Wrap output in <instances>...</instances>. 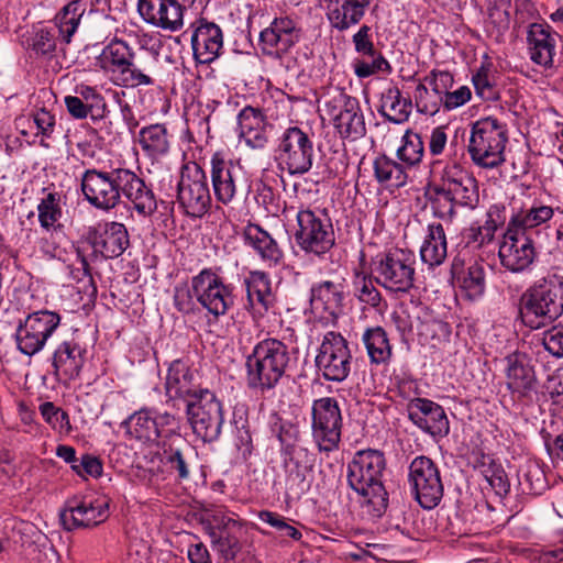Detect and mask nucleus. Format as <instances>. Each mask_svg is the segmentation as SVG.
Instances as JSON below:
<instances>
[{
	"label": "nucleus",
	"mask_w": 563,
	"mask_h": 563,
	"mask_svg": "<svg viewBox=\"0 0 563 563\" xmlns=\"http://www.w3.org/2000/svg\"><path fill=\"white\" fill-rule=\"evenodd\" d=\"M296 219L295 240L303 252L321 257L335 245L333 224L324 209H301Z\"/></svg>",
	"instance_id": "obj_7"
},
{
	"label": "nucleus",
	"mask_w": 563,
	"mask_h": 563,
	"mask_svg": "<svg viewBox=\"0 0 563 563\" xmlns=\"http://www.w3.org/2000/svg\"><path fill=\"white\" fill-rule=\"evenodd\" d=\"M291 364L289 347L275 338L257 342L246 356V383L249 388L262 393L274 389Z\"/></svg>",
	"instance_id": "obj_4"
},
{
	"label": "nucleus",
	"mask_w": 563,
	"mask_h": 563,
	"mask_svg": "<svg viewBox=\"0 0 563 563\" xmlns=\"http://www.w3.org/2000/svg\"><path fill=\"white\" fill-rule=\"evenodd\" d=\"M73 471L85 479L88 476L97 478L101 476L103 467L99 457L86 453L78 459L75 465H73Z\"/></svg>",
	"instance_id": "obj_60"
},
{
	"label": "nucleus",
	"mask_w": 563,
	"mask_h": 563,
	"mask_svg": "<svg viewBox=\"0 0 563 563\" xmlns=\"http://www.w3.org/2000/svg\"><path fill=\"white\" fill-rule=\"evenodd\" d=\"M417 111L427 115H435L443 107V99L434 92H429L426 84H418L413 93Z\"/></svg>",
	"instance_id": "obj_52"
},
{
	"label": "nucleus",
	"mask_w": 563,
	"mask_h": 563,
	"mask_svg": "<svg viewBox=\"0 0 563 563\" xmlns=\"http://www.w3.org/2000/svg\"><path fill=\"white\" fill-rule=\"evenodd\" d=\"M411 111L412 100L404 97L396 85H390L382 91L378 112L387 121L402 124L409 120Z\"/></svg>",
	"instance_id": "obj_38"
},
{
	"label": "nucleus",
	"mask_w": 563,
	"mask_h": 563,
	"mask_svg": "<svg viewBox=\"0 0 563 563\" xmlns=\"http://www.w3.org/2000/svg\"><path fill=\"white\" fill-rule=\"evenodd\" d=\"M205 530L212 545L225 561H232L241 550L234 530L240 527L238 521L221 510L213 511L203 522Z\"/></svg>",
	"instance_id": "obj_24"
},
{
	"label": "nucleus",
	"mask_w": 563,
	"mask_h": 563,
	"mask_svg": "<svg viewBox=\"0 0 563 563\" xmlns=\"http://www.w3.org/2000/svg\"><path fill=\"white\" fill-rule=\"evenodd\" d=\"M191 288L197 301L214 320L225 316L234 306L233 286L225 284L211 268H203L194 276Z\"/></svg>",
	"instance_id": "obj_11"
},
{
	"label": "nucleus",
	"mask_w": 563,
	"mask_h": 563,
	"mask_svg": "<svg viewBox=\"0 0 563 563\" xmlns=\"http://www.w3.org/2000/svg\"><path fill=\"white\" fill-rule=\"evenodd\" d=\"M457 269L459 264L454 261L452 273L465 296L470 299L479 298L484 294L486 286L484 265L474 261L460 272Z\"/></svg>",
	"instance_id": "obj_41"
},
{
	"label": "nucleus",
	"mask_w": 563,
	"mask_h": 563,
	"mask_svg": "<svg viewBox=\"0 0 563 563\" xmlns=\"http://www.w3.org/2000/svg\"><path fill=\"white\" fill-rule=\"evenodd\" d=\"M190 42L196 62L210 64L221 54L223 33L218 24L201 19L192 32Z\"/></svg>",
	"instance_id": "obj_33"
},
{
	"label": "nucleus",
	"mask_w": 563,
	"mask_h": 563,
	"mask_svg": "<svg viewBox=\"0 0 563 563\" xmlns=\"http://www.w3.org/2000/svg\"><path fill=\"white\" fill-rule=\"evenodd\" d=\"M542 344L555 357H563V324L554 325L543 332Z\"/></svg>",
	"instance_id": "obj_62"
},
{
	"label": "nucleus",
	"mask_w": 563,
	"mask_h": 563,
	"mask_svg": "<svg viewBox=\"0 0 563 563\" xmlns=\"http://www.w3.org/2000/svg\"><path fill=\"white\" fill-rule=\"evenodd\" d=\"M518 314L532 330L556 321L563 314V276L551 273L528 286L519 297Z\"/></svg>",
	"instance_id": "obj_3"
},
{
	"label": "nucleus",
	"mask_w": 563,
	"mask_h": 563,
	"mask_svg": "<svg viewBox=\"0 0 563 563\" xmlns=\"http://www.w3.org/2000/svg\"><path fill=\"white\" fill-rule=\"evenodd\" d=\"M38 409L43 419L53 428L63 430L70 427L68 413L56 407L53 402H43L40 405Z\"/></svg>",
	"instance_id": "obj_58"
},
{
	"label": "nucleus",
	"mask_w": 563,
	"mask_h": 563,
	"mask_svg": "<svg viewBox=\"0 0 563 563\" xmlns=\"http://www.w3.org/2000/svg\"><path fill=\"white\" fill-rule=\"evenodd\" d=\"M275 158L279 168L291 176L308 173L314 159L311 136L298 126H289L278 139Z\"/></svg>",
	"instance_id": "obj_8"
},
{
	"label": "nucleus",
	"mask_w": 563,
	"mask_h": 563,
	"mask_svg": "<svg viewBox=\"0 0 563 563\" xmlns=\"http://www.w3.org/2000/svg\"><path fill=\"white\" fill-rule=\"evenodd\" d=\"M430 203L434 216L449 220L455 217V207L459 206L441 180L432 188Z\"/></svg>",
	"instance_id": "obj_51"
},
{
	"label": "nucleus",
	"mask_w": 563,
	"mask_h": 563,
	"mask_svg": "<svg viewBox=\"0 0 563 563\" xmlns=\"http://www.w3.org/2000/svg\"><path fill=\"white\" fill-rule=\"evenodd\" d=\"M85 350L74 340L63 341L52 356L54 375L58 380H71L79 376L85 363Z\"/></svg>",
	"instance_id": "obj_36"
},
{
	"label": "nucleus",
	"mask_w": 563,
	"mask_h": 563,
	"mask_svg": "<svg viewBox=\"0 0 563 563\" xmlns=\"http://www.w3.org/2000/svg\"><path fill=\"white\" fill-rule=\"evenodd\" d=\"M354 49L357 54L369 57L372 60L355 59L353 63L354 74L358 78H367L377 73L390 74L393 68L389 62L380 52L375 48L372 27L363 24L352 36Z\"/></svg>",
	"instance_id": "obj_25"
},
{
	"label": "nucleus",
	"mask_w": 563,
	"mask_h": 563,
	"mask_svg": "<svg viewBox=\"0 0 563 563\" xmlns=\"http://www.w3.org/2000/svg\"><path fill=\"white\" fill-rule=\"evenodd\" d=\"M161 461L177 481H187L191 474L192 448L181 437L180 429L161 443Z\"/></svg>",
	"instance_id": "obj_29"
},
{
	"label": "nucleus",
	"mask_w": 563,
	"mask_h": 563,
	"mask_svg": "<svg viewBox=\"0 0 563 563\" xmlns=\"http://www.w3.org/2000/svg\"><path fill=\"white\" fill-rule=\"evenodd\" d=\"M206 389L197 383V373L190 368L187 361L178 358L169 364L165 378V394L168 400H183L187 406Z\"/></svg>",
	"instance_id": "obj_23"
},
{
	"label": "nucleus",
	"mask_w": 563,
	"mask_h": 563,
	"mask_svg": "<svg viewBox=\"0 0 563 563\" xmlns=\"http://www.w3.org/2000/svg\"><path fill=\"white\" fill-rule=\"evenodd\" d=\"M440 180L459 206L468 209L477 207L479 202L477 180L460 164L446 165Z\"/></svg>",
	"instance_id": "obj_28"
},
{
	"label": "nucleus",
	"mask_w": 563,
	"mask_h": 563,
	"mask_svg": "<svg viewBox=\"0 0 563 563\" xmlns=\"http://www.w3.org/2000/svg\"><path fill=\"white\" fill-rule=\"evenodd\" d=\"M482 474L487 484L499 496L506 495L509 492L510 485L507 475L503 467L494 462L488 465H483Z\"/></svg>",
	"instance_id": "obj_55"
},
{
	"label": "nucleus",
	"mask_w": 563,
	"mask_h": 563,
	"mask_svg": "<svg viewBox=\"0 0 563 563\" xmlns=\"http://www.w3.org/2000/svg\"><path fill=\"white\" fill-rule=\"evenodd\" d=\"M520 484L526 485L531 494H540L545 487V476L539 465L530 463L526 466L521 477Z\"/></svg>",
	"instance_id": "obj_59"
},
{
	"label": "nucleus",
	"mask_w": 563,
	"mask_h": 563,
	"mask_svg": "<svg viewBox=\"0 0 563 563\" xmlns=\"http://www.w3.org/2000/svg\"><path fill=\"white\" fill-rule=\"evenodd\" d=\"M90 241L95 252L101 254L104 258L119 257L130 245L125 225L115 221L99 224L90 233Z\"/></svg>",
	"instance_id": "obj_34"
},
{
	"label": "nucleus",
	"mask_w": 563,
	"mask_h": 563,
	"mask_svg": "<svg viewBox=\"0 0 563 563\" xmlns=\"http://www.w3.org/2000/svg\"><path fill=\"white\" fill-rule=\"evenodd\" d=\"M285 471V485L288 490L303 492L308 486L307 477L312 473L316 455L305 446H297L280 453Z\"/></svg>",
	"instance_id": "obj_30"
},
{
	"label": "nucleus",
	"mask_w": 563,
	"mask_h": 563,
	"mask_svg": "<svg viewBox=\"0 0 563 563\" xmlns=\"http://www.w3.org/2000/svg\"><path fill=\"white\" fill-rule=\"evenodd\" d=\"M345 297V279L334 277L312 284L309 300L313 311L323 313L327 319H336L343 312Z\"/></svg>",
	"instance_id": "obj_26"
},
{
	"label": "nucleus",
	"mask_w": 563,
	"mask_h": 563,
	"mask_svg": "<svg viewBox=\"0 0 563 563\" xmlns=\"http://www.w3.org/2000/svg\"><path fill=\"white\" fill-rule=\"evenodd\" d=\"M498 256L500 264L511 273L528 271L537 258L533 240L528 232L519 231L507 224L503 240L499 244Z\"/></svg>",
	"instance_id": "obj_20"
},
{
	"label": "nucleus",
	"mask_w": 563,
	"mask_h": 563,
	"mask_svg": "<svg viewBox=\"0 0 563 563\" xmlns=\"http://www.w3.org/2000/svg\"><path fill=\"white\" fill-rule=\"evenodd\" d=\"M139 142L143 152L151 158H159L169 151V137L165 124L156 123L142 128Z\"/></svg>",
	"instance_id": "obj_45"
},
{
	"label": "nucleus",
	"mask_w": 563,
	"mask_h": 563,
	"mask_svg": "<svg viewBox=\"0 0 563 563\" xmlns=\"http://www.w3.org/2000/svg\"><path fill=\"white\" fill-rule=\"evenodd\" d=\"M244 239L268 266H276L282 262L284 253L278 243L258 224L249 223L244 229Z\"/></svg>",
	"instance_id": "obj_37"
},
{
	"label": "nucleus",
	"mask_w": 563,
	"mask_h": 563,
	"mask_svg": "<svg viewBox=\"0 0 563 563\" xmlns=\"http://www.w3.org/2000/svg\"><path fill=\"white\" fill-rule=\"evenodd\" d=\"M302 36L298 21L288 16L275 18L269 26L260 33L263 54L280 57L287 54Z\"/></svg>",
	"instance_id": "obj_21"
},
{
	"label": "nucleus",
	"mask_w": 563,
	"mask_h": 563,
	"mask_svg": "<svg viewBox=\"0 0 563 563\" xmlns=\"http://www.w3.org/2000/svg\"><path fill=\"white\" fill-rule=\"evenodd\" d=\"M185 7L178 0H139L137 12L142 20L157 29L178 32L184 26Z\"/></svg>",
	"instance_id": "obj_22"
},
{
	"label": "nucleus",
	"mask_w": 563,
	"mask_h": 563,
	"mask_svg": "<svg viewBox=\"0 0 563 563\" xmlns=\"http://www.w3.org/2000/svg\"><path fill=\"white\" fill-rule=\"evenodd\" d=\"M325 15L332 29L344 32L357 25L371 0H324Z\"/></svg>",
	"instance_id": "obj_35"
},
{
	"label": "nucleus",
	"mask_w": 563,
	"mask_h": 563,
	"mask_svg": "<svg viewBox=\"0 0 563 563\" xmlns=\"http://www.w3.org/2000/svg\"><path fill=\"white\" fill-rule=\"evenodd\" d=\"M424 143L422 137L407 130L401 137V145L397 150V157L405 167H415L422 162Z\"/></svg>",
	"instance_id": "obj_49"
},
{
	"label": "nucleus",
	"mask_w": 563,
	"mask_h": 563,
	"mask_svg": "<svg viewBox=\"0 0 563 563\" xmlns=\"http://www.w3.org/2000/svg\"><path fill=\"white\" fill-rule=\"evenodd\" d=\"M529 43L530 58L540 66L553 64L555 38L550 33V27L540 23H532L527 36Z\"/></svg>",
	"instance_id": "obj_39"
},
{
	"label": "nucleus",
	"mask_w": 563,
	"mask_h": 563,
	"mask_svg": "<svg viewBox=\"0 0 563 563\" xmlns=\"http://www.w3.org/2000/svg\"><path fill=\"white\" fill-rule=\"evenodd\" d=\"M355 296L361 301L373 308H377L382 301L379 290L373 285V282L362 277L355 283Z\"/></svg>",
	"instance_id": "obj_61"
},
{
	"label": "nucleus",
	"mask_w": 563,
	"mask_h": 563,
	"mask_svg": "<svg viewBox=\"0 0 563 563\" xmlns=\"http://www.w3.org/2000/svg\"><path fill=\"white\" fill-rule=\"evenodd\" d=\"M211 194L205 170L196 163L181 167L177 184V202L191 218H201L211 207Z\"/></svg>",
	"instance_id": "obj_10"
},
{
	"label": "nucleus",
	"mask_w": 563,
	"mask_h": 563,
	"mask_svg": "<svg viewBox=\"0 0 563 563\" xmlns=\"http://www.w3.org/2000/svg\"><path fill=\"white\" fill-rule=\"evenodd\" d=\"M509 140L507 124L494 117L471 124L466 150L471 162L482 169H495L506 162Z\"/></svg>",
	"instance_id": "obj_5"
},
{
	"label": "nucleus",
	"mask_w": 563,
	"mask_h": 563,
	"mask_svg": "<svg viewBox=\"0 0 563 563\" xmlns=\"http://www.w3.org/2000/svg\"><path fill=\"white\" fill-rule=\"evenodd\" d=\"M408 485L415 500L431 510L442 500L444 488L437 463L426 455L416 456L408 468Z\"/></svg>",
	"instance_id": "obj_9"
},
{
	"label": "nucleus",
	"mask_w": 563,
	"mask_h": 563,
	"mask_svg": "<svg viewBox=\"0 0 563 563\" xmlns=\"http://www.w3.org/2000/svg\"><path fill=\"white\" fill-rule=\"evenodd\" d=\"M476 95L487 101L500 99L498 89L492 84L488 71L482 67L472 78Z\"/></svg>",
	"instance_id": "obj_57"
},
{
	"label": "nucleus",
	"mask_w": 563,
	"mask_h": 563,
	"mask_svg": "<svg viewBox=\"0 0 563 563\" xmlns=\"http://www.w3.org/2000/svg\"><path fill=\"white\" fill-rule=\"evenodd\" d=\"M312 438L320 451L332 452L341 441L342 415L332 397L316 399L311 408Z\"/></svg>",
	"instance_id": "obj_15"
},
{
	"label": "nucleus",
	"mask_w": 563,
	"mask_h": 563,
	"mask_svg": "<svg viewBox=\"0 0 563 563\" xmlns=\"http://www.w3.org/2000/svg\"><path fill=\"white\" fill-rule=\"evenodd\" d=\"M415 254L410 251L390 250L379 260L375 268V279L391 292H408L415 283Z\"/></svg>",
	"instance_id": "obj_13"
},
{
	"label": "nucleus",
	"mask_w": 563,
	"mask_h": 563,
	"mask_svg": "<svg viewBox=\"0 0 563 563\" xmlns=\"http://www.w3.org/2000/svg\"><path fill=\"white\" fill-rule=\"evenodd\" d=\"M192 432L205 442L219 439L224 423L223 405L214 393L206 389L200 397L186 406Z\"/></svg>",
	"instance_id": "obj_14"
},
{
	"label": "nucleus",
	"mask_w": 563,
	"mask_h": 563,
	"mask_svg": "<svg viewBox=\"0 0 563 563\" xmlns=\"http://www.w3.org/2000/svg\"><path fill=\"white\" fill-rule=\"evenodd\" d=\"M408 418L432 437H445L450 431L449 419L442 406L427 399L413 398L407 405Z\"/></svg>",
	"instance_id": "obj_27"
},
{
	"label": "nucleus",
	"mask_w": 563,
	"mask_h": 563,
	"mask_svg": "<svg viewBox=\"0 0 563 563\" xmlns=\"http://www.w3.org/2000/svg\"><path fill=\"white\" fill-rule=\"evenodd\" d=\"M472 92L467 86H461L454 91H448L443 98V108L448 111L464 106L471 100Z\"/></svg>",
	"instance_id": "obj_64"
},
{
	"label": "nucleus",
	"mask_w": 563,
	"mask_h": 563,
	"mask_svg": "<svg viewBox=\"0 0 563 563\" xmlns=\"http://www.w3.org/2000/svg\"><path fill=\"white\" fill-rule=\"evenodd\" d=\"M59 323L60 316L54 311L40 310L27 314L15 331L18 350L27 356L35 355L43 350Z\"/></svg>",
	"instance_id": "obj_16"
},
{
	"label": "nucleus",
	"mask_w": 563,
	"mask_h": 563,
	"mask_svg": "<svg viewBox=\"0 0 563 563\" xmlns=\"http://www.w3.org/2000/svg\"><path fill=\"white\" fill-rule=\"evenodd\" d=\"M386 459L379 450L357 451L347 464V485L360 497V503L376 518L388 507V493L383 484Z\"/></svg>",
	"instance_id": "obj_2"
},
{
	"label": "nucleus",
	"mask_w": 563,
	"mask_h": 563,
	"mask_svg": "<svg viewBox=\"0 0 563 563\" xmlns=\"http://www.w3.org/2000/svg\"><path fill=\"white\" fill-rule=\"evenodd\" d=\"M246 288L245 309L254 320L264 317L276 305L272 280L265 272L252 271L244 279Z\"/></svg>",
	"instance_id": "obj_32"
},
{
	"label": "nucleus",
	"mask_w": 563,
	"mask_h": 563,
	"mask_svg": "<svg viewBox=\"0 0 563 563\" xmlns=\"http://www.w3.org/2000/svg\"><path fill=\"white\" fill-rule=\"evenodd\" d=\"M58 201V195L49 192L37 206L38 221L42 228L49 230L60 218L62 210Z\"/></svg>",
	"instance_id": "obj_54"
},
{
	"label": "nucleus",
	"mask_w": 563,
	"mask_h": 563,
	"mask_svg": "<svg viewBox=\"0 0 563 563\" xmlns=\"http://www.w3.org/2000/svg\"><path fill=\"white\" fill-rule=\"evenodd\" d=\"M325 110L341 137L355 141L366 134L364 114L355 97L340 92L325 103Z\"/></svg>",
	"instance_id": "obj_18"
},
{
	"label": "nucleus",
	"mask_w": 563,
	"mask_h": 563,
	"mask_svg": "<svg viewBox=\"0 0 563 563\" xmlns=\"http://www.w3.org/2000/svg\"><path fill=\"white\" fill-rule=\"evenodd\" d=\"M373 169L375 179L383 186L399 188L407 184L406 167L387 155L377 156L373 162Z\"/></svg>",
	"instance_id": "obj_46"
},
{
	"label": "nucleus",
	"mask_w": 563,
	"mask_h": 563,
	"mask_svg": "<svg viewBox=\"0 0 563 563\" xmlns=\"http://www.w3.org/2000/svg\"><path fill=\"white\" fill-rule=\"evenodd\" d=\"M109 503L104 498L74 496L66 500L60 521L68 531L93 528L109 517Z\"/></svg>",
	"instance_id": "obj_19"
},
{
	"label": "nucleus",
	"mask_w": 563,
	"mask_h": 563,
	"mask_svg": "<svg viewBox=\"0 0 563 563\" xmlns=\"http://www.w3.org/2000/svg\"><path fill=\"white\" fill-rule=\"evenodd\" d=\"M314 364L324 380H345L352 367V354L345 338L334 331L327 332L318 349Z\"/></svg>",
	"instance_id": "obj_12"
},
{
	"label": "nucleus",
	"mask_w": 563,
	"mask_h": 563,
	"mask_svg": "<svg viewBox=\"0 0 563 563\" xmlns=\"http://www.w3.org/2000/svg\"><path fill=\"white\" fill-rule=\"evenodd\" d=\"M446 256L448 242L443 225L441 223H430L427 227V233L420 247L421 261L429 267H435L443 264Z\"/></svg>",
	"instance_id": "obj_40"
},
{
	"label": "nucleus",
	"mask_w": 563,
	"mask_h": 563,
	"mask_svg": "<svg viewBox=\"0 0 563 563\" xmlns=\"http://www.w3.org/2000/svg\"><path fill=\"white\" fill-rule=\"evenodd\" d=\"M362 342L372 364H386L391 358L393 347L384 328H367L362 335Z\"/></svg>",
	"instance_id": "obj_44"
},
{
	"label": "nucleus",
	"mask_w": 563,
	"mask_h": 563,
	"mask_svg": "<svg viewBox=\"0 0 563 563\" xmlns=\"http://www.w3.org/2000/svg\"><path fill=\"white\" fill-rule=\"evenodd\" d=\"M554 214V209L550 206L533 205L529 210L520 211L514 214L508 224L511 228L519 229V231L527 232L529 229L537 228L550 219Z\"/></svg>",
	"instance_id": "obj_48"
},
{
	"label": "nucleus",
	"mask_w": 563,
	"mask_h": 563,
	"mask_svg": "<svg viewBox=\"0 0 563 563\" xmlns=\"http://www.w3.org/2000/svg\"><path fill=\"white\" fill-rule=\"evenodd\" d=\"M85 4L81 1H70L56 15L55 21L63 42L70 43L71 36L77 31L81 16L85 13Z\"/></svg>",
	"instance_id": "obj_47"
},
{
	"label": "nucleus",
	"mask_w": 563,
	"mask_h": 563,
	"mask_svg": "<svg viewBox=\"0 0 563 563\" xmlns=\"http://www.w3.org/2000/svg\"><path fill=\"white\" fill-rule=\"evenodd\" d=\"M507 387L520 396H526L536 383L533 368L517 355L507 357Z\"/></svg>",
	"instance_id": "obj_42"
},
{
	"label": "nucleus",
	"mask_w": 563,
	"mask_h": 563,
	"mask_svg": "<svg viewBox=\"0 0 563 563\" xmlns=\"http://www.w3.org/2000/svg\"><path fill=\"white\" fill-rule=\"evenodd\" d=\"M130 59H135L133 47L128 42L114 37L103 47L97 57V63L102 70L113 75Z\"/></svg>",
	"instance_id": "obj_43"
},
{
	"label": "nucleus",
	"mask_w": 563,
	"mask_h": 563,
	"mask_svg": "<svg viewBox=\"0 0 563 563\" xmlns=\"http://www.w3.org/2000/svg\"><path fill=\"white\" fill-rule=\"evenodd\" d=\"M271 124L261 109L244 107L238 114V136L251 150L262 151L269 141Z\"/></svg>",
	"instance_id": "obj_31"
},
{
	"label": "nucleus",
	"mask_w": 563,
	"mask_h": 563,
	"mask_svg": "<svg viewBox=\"0 0 563 563\" xmlns=\"http://www.w3.org/2000/svg\"><path fill=\"white\" fill-rule=\"evenodd\" d=\"M210 178L216 200L224 206L235 201L247 187L243 167L232 159H227L221 153L211 156Z\"/></svg>",
	"instance_id": "obj_17"
},
{
	"label": "nucleus",
	"mask_w": 563,
	"mask_h": 563,
	"mask_svg": "<svg viewBox=\"0 0 563 563\" xmlns=\"http://www.w3.org/2000/svg\"><path fill=\"white\" fill-rule=\"evenodd\" d=\"M112 81L124 88H136L140 86H152L154 79L145 73V70L139 68L134 59L126 62L124 66H121L111 75Z\"/></svg>",
	"instance_id": "obj_50"
},
{
	"label": "nucleus",
	"mask_w": 563,
	"mask_h": 563,
	"mask_svg": "<svg viewBox=\"0 0 563 563\" xmlns=\"http://www.w3.org/2000/svg\"><path fill=\"white\" fill-rule=\"evenodd\" d=\"M80 189L85 200L98 210L114 209L122 197L132 203L140 216L150 217L157 209L151 185L130 168L118 167L109 172L86 169L80 178Z\"/></svg>",
	"instance_id": "obj_1"
},
{
	"label": "nucleus",
	"mask_w": 563,
	"mask_h": 563,
	"mask_svg": "<svg viewBox=\"0 0 563 563\" xmlns=\"http://www.w3.org/2000/svg\"><path fill=\"white\" fill-rule=\"evenodd\" d=\"M128 441L141 448L161 446L162 441L180 429V419L167 411L158 412L153 408L134 411L121 424Z\"/></svg>",
	"instance_id": "obj_6"
},
{
	"label": "nucleus",
	"mask_w": 563,
	"mask_h": 563,
	"mask_svg": "<svg viewBox=\"0 0 563 563\" xmlns=\"http://www.w3.org/2000/svg\"><path fill=\"white\" fill-rule=\"evenodd\" d=\"M33 122L36 125V135L51 137L55 129V115L45 108H40L32 113Z\"/></svg>",
	"instance_id": "obj_63"
},
{
	"label": "nucleus",
	"mask_w": 563,
	"mask_h": 563,
	"mask_svg": "<svg viewBox=\"0 0 563 563\" xmlns=\"http://www.w3.org/2000/svg\"><path fill=\"white\" fill-rule=\"evenodd\" d=\"M258 519L275 528L282 538L288 537L294 541H299L302 538L301 531L291 525L292 521L277 512L262 510L258 512Z\"/></svg>",
	"instance_id": "obj_53"
},
{
	"label": "nucleus",
	"mask_w": 563,
	"mask_h": 563,
	"mask_svg": "<svg viewBox=\"0 0 563 563\" xmlns=\"http://www.w3.org/2000/svg\"><path fill=\"white\" fill-rule=\"evenodd\" d=\"M75 96L91 108L98 117H102L106 109V100L103 96L92 86L79 84L75 87Z\"/></svg>",
	"instance_id": "obj_56"
}]
</instances>
